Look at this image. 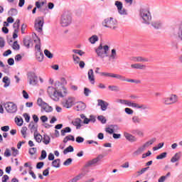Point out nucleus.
<instances>
[{"label": "nucleus", "mask_w": 182, "mask_h": 182, "mask_svg": "<svg viewBox=\"0 0 182 182\" xmlns=\"http://www.w3.org/2000/svg\"><path fill=\"white\" fill-rule=\"evenodd\" d=\"M47 93L54 102H59L60 97H65L68 95V90L64 86H62L59 90L53 87H48Z\"/></svg>", "instance_id": "f257e3e1"}, {"label": "nucleus", "mask_w": 182, "mask_h": 182, "mask_svg": "<svg viewBox=\"0 0 182 182\" xmlns=\"http://www.w3.org/2000/svg\"><path fill=\"white\" fill-rule=\"evenodd\" d=\"M72 14L69 11H64L60 18V24L63 28H66V26H69L72 23Z\"/></svg>", "instance_id": "f03ea898"}, {"label": "nucleus", "mask_w": 182, "mask_h": 182, "mask_svg": "<svg viewBox=\"0 0 182 182\" xmlns=\"http://www.w3.org/2000/svg\"><path fill=\"white\" fill-rule=\"evenodd\" d=\"M139 16L142 19L143 23L150 25L151 22V13L149 9H141L139 11Z\"/></svg>", "instance_id": "7ed1b4c3"}, {"label": "nucleus", "mask_w": 182, "mask_h": 182, "mask_svg": "<svg viewBox=\"0 0 182 182\" xmlns=\"http://www.w3.org/2000/svg\"><path fill=\"white\" fill-rule=\"evenodd\" d=\"M102 26L109 29H116L117 28V21L113 17L107 18L102 21Z\"/></svg>", "instance_id": "20e7f679"}, {"label": "nucleus", "mask_w": 182, "mask_h": 182, "mask_svg": "<svg viewBox=\"0 0 182 182\" xmlns=\"http://www.w3.org/2000/svg\"><path fill=\"white\" fill-rule=\"evenodd\" d=\"M95 52L100 58H106L107 57V52H109V46L105 45L102 46V44H100L97 48H96Z\"/></svg>", "instance_id": "39448f33"}, {"label": "nucleus", "mask_w": 182, "mask_h": 182, "mask_svg": "<svg viewBox=\"0 0 182 182\" xmlns=\"http://www.w3.org/2000/svg\"><path fill=\"white\" fill-rule=\"evenodd\" d=\"M104 157H105V155L100 154L96 158L87 161L84 165V168H89V167H92V166H96V164H97L99 161H102Z\"/></svg>", "instance_id": "423d86ee"}, {"label": "nucleus", "mask_w": 182, "mask_h": 182, "mask_svg": "<svg viewBox=\"0 0 182 182\" xmlns=\"http://www.w3.org/2000/svg\"><path fill=\"white\" fill-rule=\"evenodd\" d=\"M4 109L7 112V113L14 114L18 112V106L16 104L12 102H8L4 104Z\"/></svg>", "instance_id": "0eeeda50"}, {"label": "nucleus", "mask_w": 182, "mask_h": 182, "mask_svg": "<svg viewBox=\"0 0 182 182\" xmlns=\"http://www.w3.org/2000/svg\"><path fill=\"white\" fill-rule=\"evenodd\" d=\"M62 105L65 109H70L74 105H76V98L68 97L63 101Z\"/></svg>", "instance_id": "6e6552de"}, {"label": "nucleus", "mask_w": 182, "mask_h": 182, "mask_svg": "<svg viewBox=\"0 0 182 182\" xmlns=\"http://www.w3.org/2000/svg\"><path fill=\"white\" fill-rule=\"evenodd\" d=\"M43 23L45 21L43 17H38L35 21L34 28L38 33H42L43 31Z\"/></svg>", "instance_id": "1a4fd4ad"}, {"label": "nucleus", "mask_w": 182, "mask_h": 182, "mask_svg": "<svg viewBox=\"0 0 182 182\" xmlns=\"http://www.w3.org/2000/svg\"><path fill=\"white\" fill-rule=\"evenodd\" d=\"M29 85L36 86L38 85V75L34 72H30L27 74Z\"/></svg>", "instance_id": "9d476101"}, {"label": "nucleus", "mask_w": 182, "mask_h": 182, "mask_svg": "<svg viewBox=\"0 0 182 182\" xmlns=\"http://www.w3.org/2000/svg\"><path fill=\"white\" fill-rule=\"evenodd\" d=\"M97 105L98 106H100L101 110L102 112H106L107 110V107L109 106V104L107 102L103 100H97Z\"/></svg>", "instance_id": "9b49d317"}, {"label": "nucleus", "mask_w": 182, "mask_h": 182, "mask_svg": "<svg viewBox=\"0 0 182 182\" xmlns=\"http://www.w3.org/2000/svg\"><path fill=\"white\" fill-rule=\"evenodd\" d=\"M124 137H125V139L128 140V141H130V143H134L137 141V138L136 136L126 132H124Z\"/></svg>", "instance_id": "f8f14e48"}, {"label": "nucleus", "mask_w": 182, "mask_h": 182, "mask_svg": "<svg viewBox=\"0 0 182 182\" xmlns=\"http://www.w3.org/2000/svg\"><path fill=\"white\" fill-rule=\"evenodd\" d=\"M87 75L90 83H91V85H95V73L92 69L88 70Z\"/></svg>", "instance_id": "ddd939ff"}, {"label": "nucleus", "mask_w": 182, "mask_h": 182, "mask_svg": "<svg viewBox=\"0 0 182 182\" xmlns=\"http://www.w3.org/2000/svg\"><path fill=\"white\" fill-rule=\"evenodd\" d=\"M28 129H30L31 133L36 134L38 133V125L35 124V122H31L28 125Z\"/></svg>", "instance_id": "4468645a"}, {"label": "nucleus", "mask_w": 182, "mask_h": 182, "mask_svg": "<svg viewBox=\"0 0 182 182\" xmlns=\"http://www.w3.org/2000/svg\"><path fill=\"white\" fill-rule=\"evenodd\" d=\"M151 26L154 28V29H160L161 26H163V23L160 20H156L151 23Z\"/></svg>", "instance_id": "2eb2a0df"}, {"label": "nucleus", "mask_w": 182, "mask_h": 182, "mask_svg": "<svg viewBox=\"0 0 182 182\" xmlns=\"http://www.w3.org/2000/svg\"><path fill=\"white\" fill-rule=\"evenodd\" d=\"M72 124L75 126L77 129H79L80 127H82V119H80V118H76L72 121Z\"/></svg>", "instance_id": "dca6fc26"}, {"label": "nucleus", "mask_w": 182, "mask_h": 182, "mask_svg": "<svg viewBox=\"0 0 182 182\" xmlns=\"http://www.w3.org/2000/svg\"><path fill=\"white\" fill-rule=\"evenodd\" d=\"M75 108L77 112L85 110L86 109V104L82 102H77Z\"/></svg>", "instance_id": "f3484780"}, {"label": "nucleus", "mask_w": 182, "mask_h": 182, "mask_svg": "<svg viewBox=\"0 0 182 182\" xmlns=\"http://www.w3.org/2000/svg\"><path fill=\"white\" fill-rule=\"evenodd\" d=\"M177 37L182 42V21L178 25Z\"/></svg>", "instance_id": "a211bd4d"}, {"label": "nucleus", "mask_w": 182, "mask_h": 182, "mask_svg": "<svg viewBox=\"0 0 182 182\" xmlns=\"http://www.w3.org/2000/svg\"><path fill=\"white\" fill-rule=\"evenodd\" d=\"M181 152H177L176 154H174V156L171 159V163H176V161H178L180 159H181Z\"/></svg>", "instance_id": "6ab92c4d"}, {"label": "nucleus", "mask_w": 182, "mask_h": 182, "mask_svg": "<svg viewBox=\"0 0 182 182\" xmlns=\"http://www.w3.org/2000/svg\"><path fill=\"white\" fill-rule=\"evenodd\" d=\"M131 68L132 69H139L141 70H143L146 69V65L141 63H135V64H132Z\"/></svg>", "instance_id": "aec40b11"}, {"label": "nucleus", "mask_w": 182, "mask_h": 182, "mask_svg": "<svg viewBox=\"0 0 182 182\" xmlns=\"http://www.w3.org/2000/svg\"><path fill=\"white\" fill-rule=\"evenodd\" d=\"M144 150H146V148L144 146V145L139 146L134 153H133V156H140V154H141V153H143V151H144Z\"/></svg>", "instance_id": "412c9836"}, {"label": "nucleus", "mask_w": 182, "mask_h": 182, "mask_svg": "<svg viewBox=\"0 0 182 182\" xmlns=\"http://www.w3.org/2000/svg\"><path fill=\"white\" fill-rule=\"evenodd\" d=\"M135 109H140L141 110H149V109H150V107H149V105H147L146 104L136 103Z\"/></svg>", "instance_id": "4be33fe9"}, {"label": "nucleus", "mask_w": 182, "mask_h": 182, "mask_svg": "<svg viewBox=\"0 0 182 182\" xmlns=\"http://www.w3.org/2000/svg\"><path fill=\"white\" fill-rule=\"evenodd\" d=\"M132 122L134 124H140L141 123V118L137 115H134L132 118Z\"/></svg>", "instance_id": "5701e85b"}, {"label": "nucleus", "mask_w": 182, "mask_h": 182, "mask_svg": "<svg viewBox=\"0 0 182 182\" xmlns=\"http://www.w3.org/2000/svg\"><path fill=\"white\" fill-rule=\"evenodd\" d=\"M43 53L42 51H38L36 53V58L38 62H43Z\"/></svg>", "instance_id": "b1692460"}, {"label": "nucleus", "mask_w": 182, "mask_h": 182, "mask_svg": "<svg viewBox=\"0 0 182 182\" xmlns=\"http://www.w3.org/2000/svg\"><path fill=\"white\" fill-rule=\"evenodd\" d=\"M169 98V102H171V105H173V103H177L178 101V97L176 95H171Z\"/></svg>", "instance_id": "393cba45"}, {"label": "nucleus", "mask_w": 182, "mask_h": 182, "mask_svg": "<svg viewBox=\"0 0 182 182\" xmlns=\"http://www.w3.org/2000/svg\"><path fill=\"white\" fill-rule=\"evenodd\" d=\"M111 77H114L115 79H119V80H122V81L126 80V77H124L122 75H119V74L111 73Z\"/></svg>", "instance_id": "a878e982"}, {"label": "nucleus", "mask_w": 182, "mask_h": 182, "mask_svg": "<svg viewBox=\"0 0 182 182\" xmlns=\"http://www.w3.org/2000/svg\"><path fill=\"white\" fill-rule=\"evenodd\" d=\"M41 109L44 110V112H46L47 113H49L53 110L52 107L49 106L47 103H46L43 106L41 107Z\"/></svg>", "instance_id": "bb28decb"}, {"label": "nucleus", "mask_w": 182, "mask_h": 182, "mask_svg": "<svg viewBox=\"0 0 182 182\" xmlns=\"http://www.w3.org/2000/svg\"><path fill=\"white\" fill-rule=\"evenodd\" d=\"M43 138V136H42V135H41V134H39L38 132L34 134V139H35L36 141H37V143H42Z\"/></svg>", "instance_id": "cd10ccee"}, {"label": "nucleus", "mask_w": 182, "mask_h": 182, "mask_svg": "<svg viewBox=\"0 0 182 182\" xmlns=\"http://www.w3.org/2000/svg\"><path fill=\"white\" fill-rule=\"evenodd\" d=\"M43 143L46 145H48L50 143V137L48 134L43 135Z\"/></svg>", "instance_id": "c85d7f7f"}, {"label": "nucleus", "mask_w": 182, "mask_h": 182, "mask_svg": "<svg viewBox=\"0 0 182 182\" xmlns=\"http://www.w3.org/2000/svg\"><path fill=\"white\" fill-rule=\"evenodd\" d=\"M53 167H55V168H59L60 167V159H58L54 160L52 162Z\"/></svg>", "instance_id": "c756f323"}, {"label": "nucleus", "mask_w": 182, "mask_h": 182, "mask_svg": "<svg viewBox=\"0 0 182 182\" xmlns=\"http://www.w3.org/2000/svg\"><path fill=\"white\" fill-rule=\"evenodd\" d=\"M131 133H132V134H136L137 136H139V137H143V136H144V133L140 131V129H134Z\"/></svg>", "instance_id": "7c9ffc66"}, {"label": "nucleus", "mask_w": 182, "mask_h": 182, "mask_svg": "<svg viewBox=\"0 0 182 182\" xmlns=\"http://www.w3.org/2000/svg\"><path fill=\"white\" fill-rule=\"evenodd\" d=\"M109 58L112 59V60H114V59H117V53H116V49H112L111 50Z\"/></svg>", "instance_id": "2f4dec72"}, {"label": "nucleus", "mask_w": 182, "mask_h": 182, "mask_svg": "<svg viewBox=\"0 0 182 182\" xmlns=\"http://www.w3.org/2000/svg\"><path fill=\"white\" fill-rule=\"evenodd\" d=\"M154 141H156V138H153L151 140L148 141L147 142L144 144L143 146H144L145 149H147V147H150V146H151V144H153Z\"/></svg>", "instance_id": "473e14b6"}, {"label": "nucleus", "mask_w": 182, "mask_h": 182, "mask_svg": "<svg viewBox=\"0 0 182 182\" xmlns=\"http://www.w3.org/2000/svg\"><path fill=\"white\" fill-rule=\"evenodd\" d=\"M21 21L17 19L16 22L14 23L13 27L14 28V32H19V23Z\"/></svg>", "instance_id": "72a5a7b5"}, {"label": "nucleus", "mask_w": 182, "mask_h": 182, "mask_svg": "<svg viewBox=\"0 0 182 182\" xmlns=\"http://www.w3.org/2000/svg\"><path fill=\"white\" fill-rule=\"evenodd\" d=\"M75 141V136L73 135H68L65 136L63 139V143H67L68 141Z\"/></svg>", "instance_id": "f704fd0d"}, {"label": "nucleus", "mask_w": 182, "mask_h": 182, "mask_svg": "<svg viewBox=\"0 0 182 182\" xmlns=\"http://www.w3.org/2000/svg\"><path fill=\"white\" fill-rule=\"evenodd\" d=\"M97 41H99V37H97V36L94 35L92 36H91L89 38V41L90 42V43H92V45L96 43V42H97Z\"/></svg>", "instance_id": "c9c22d12"}, {"label": "nucleus", "mask_w": 182, "mask_h": 182, "mask_svg": "<svg viewBox=\"0 0 182 182\" xmlns=\"http://www.w3.org/2000/svg\"><path fill=\"white\" fill-rule=\"evenodd\" d=\"M108 89H109L111 92H120V87L117 85H109L108 86Z\"/></svg>", "instance_id": "e433bc0d"}, {"label": "nucleus", "mask_w": 182, "mask_h": 182, "mask_svg": "<svg viewBox=\"0 0 182 182\" xmlns=\"http://www.w3.org/2000/svg\"><path fill=\"white\" fill-rule=\"evenodd\" d=\"M134 60V62H149V58L139 56L136 57Z\"/></svg>", "instance_id": "4c0bfd02"}, {"label": "nucleus", "mask_w": 182, "mask_h": 182, "mask_svg": "<svg viewBox=\"0 0 182 182\" xmlns=\"http://www.w3.org/2000/svg\"><path fill=\"white\" fill-rule=\"evenodd\" d=\"M170 176H171V173L170 172H168L166 176H161L159 178L158 182H164V181H166V180H167V178L170 177Z\"/></svg>", "instance_id": "58836bf2"}, {"label": "nucleus", "mask_w": 182, "mask_h": 182, "mask_svg": "<svg viewBox=\"0 0 182 182\" xmlns=\"http://www.w3.org/2000/svg\"><path fill=\"white\" fill-rule=\"evenodd\" d=\"M3 82L5 83L4 87H8L11 85V80H9V77L5 76L3 77Z\"/></svg>", "instance_id": "ea45409f"}, {"label": "nucleus", "mask_w": 182, "mask_h": 182, "mask_svg": "<svg viewBox=\"0 0 182 182\" xmlns=\"http://www.w3.org/2000/svg\"><path fill=\"white\" fill-rule=\"evenodd\" d=\"M70 132H72V129H70L69 127H67L61 130V136H65L66 133H70Z\"/></svg>", "instance_id": "a19ab883"}, {"label": "nucleus", "mask_w": 182, "mask_h": 182, "mask_svg": "<svg viewBox=\"0 0 182 182\" xmlns=\"http://www.w3.org/2000/svg\"><path fill=\"white\" fill-rule=\"evenodd\" d=\"M124 82H129L130 83H136V85H139L140 83H141V80H133V79H126Z\"/></svg>", "instance_id": "79ce46f5"}, {"label": "nucleus", "mask_w": 182, "mask_h": 182, "mask_svg": "<svg viewBox=\"0 0 182 182\" xmlns=\"http://www.w3.org/2000/svg\"><path fill=\"white\" fill-rule=\"evenodd\" d=\"M28 132V127H23L21 128V133L23 137V139H26V134H27V132Z\"/></svg>", "instance_id": "37998d69"}, {"label": "nucleus", "mask_w": 182, "mask_h": 182, "mask_svg": "<svg viewBox=\"0 0 182 182\" xmlns=\"http://www.w3.org/2000/svg\"><path fill=\"white\" fill-rule=\"evenodd\" d=\"M73 60L75 65H79V63L80 62V58H79V56L73 54Z\"/></svg>", "instance_id": "c03bdc74"}, {"label": "nucleus", "mask_w": 182, "mask_h": 182, "mask_svg": "<svg viewBox=\"0 0 182 182\" xmlns=\"http://www.w3.org/2000/svg\"><path fill=\"white\" fill-rule=\"evenodd\" d=\"M136 105H137V103L133 102L130 100H127V105L126 106H128V107H134V109H136Z\"/></svg>", "instance_id": "a18cd8bd"}, {"label": "nucleus", "mask_w": 182, "mask_h": 182, "mask_svg": "<svg viewBox=\"0 0 182 182\" xmlns=\"http://www.w3.org/2000/svg\"><path fill=\"white\" fill-rule=\"evenodd\" d=\"M11 155L13 156V157H16L19 154V151L15 147H11Z\"/></svg>", "instance_id": "49530a36"}, {"label": "nucleus", "mask_w": 182, "mask_h": 182, "mask_svg": "<svg viewBox=\"0 0 182 182\" xmlns=\"http://www.w3.org/2000/svg\"><path fill=\"white\" fill-rule=\"evenodd\" d=\"M167 157V152H163L156 156V160H163V159H166Z\"/></svg>", "instance_id": "de8ad7c7"}, {"label": "nucleus", "mask_w": 182, "mask_h": 182, "mask_svg": "<svg viewBox=\"0 0 182 182\" xmlns=\"http://www.w3.org/2000/svg\"><path fill=\"white\" fill-rule=\"evenodd\" d=\"M97 119L102 124H106V122H107L106 117H105L103 115L98 116Z\"/></svg>", "instance_id": "09e8293b"}, {"label": "nucleus", "mask_w": 182, "mask_h": 182, "mask_svg": "<svg viewBox=\"0 0 182 182\" xmlns=\"http://www.w3.org/2000/svg\"><path fill=\"white\" fill-rule=\"evenodd\" d=\"M73 146H69L68 147H67L64 151H63V154H68V153H72V151H73Z\"/></svg>", "instance_id": "8fccbe9b"}, {"label": "nucleus", "mask_w": 182, "mask_h": 182, "mask_svg": "<svg viewBox=\"0 0 182 182\" xmlns=\"http://www.w3.org/2000/svg\"><path fill=\"white\" fill-rule=\"evenodd\" d=\"M9 14L11 16H15L16 15H18V10L16 9H11L9 11Z\"/></svg>", "instance_id": "3c124183"}, {"label": "nucleus", "mask_w": 182, "mask_h": 182, "mask_svg": "<svg viewBox=\"0 0 182 182\" xmlns=\"http://www.w3.org/2000/svg\"><path fill=\"white\" fill-rule=\"evenodd\" d=\"M34 42H38V44H36L35 46L36 49L37 50L36 52H42V50H41V40H35Z\"/></svg>", "instance_id": "603ef678"}, {"label": "nucleus", "mask_w": 182, "mask_h": 182, "mask_svg": "<svg viewBox=\"0 0 182 182\" xmlns=\"http://www.w3.org/2000/svg\"><path fill=\"white\" fill-rule=\"evenodd\" d=\"M44 55H46V56H47V58L49 59H52V58H53V54H52V53L48 50H44Z\"/></svg>", "instance_id": "864d4df0"}, {"label": "nucleus", "mask_w": 182, "mask_h": 182, "mask_svg": "<svg viewBox=\"0 0 182 182\" xmlns=\"http://www.w3.org/2000/svg\"><path fill=\"white\" fill-rule=\"evenodd\" d=\"M162 103H164V105H171L170 102V98H168V97H164L162 99Z\"/></svg>", "instance_id": "5fc2aeb1"}, {"label": "nucleus", "mask_w": 182, "mask_h": 182, "mask_svg": "<svg viewBox=\"0 0 182 182\" xmlns=\"http://www.w3.org/2000/svg\"><path fill=\"white\" fill-rule=\"evenodd\" d=\"M117 11L119 15H127V11H126V9L123 7H122L120 9H118Z\"/></svg>", "instance_id": "6e6d98bb"}, {"label": "nucleus", "mask_w": 182, "mask_h": 182, "mask_svg": "<svg viewBox=\"0 0 182 182\" xmlns=\"http://www.w3.org/2000/svg\"><path fill=\"white\" fill-rule=\"evenodd\" d=\"M16 123L17 126H22L23 124V119L22 118H16Z\"/></svg>", "instance_id": "4d7b16f0"}, {"label": "nucleus", "mask_w": 182, "mask_h": 182, "mask_svg": "<svg viewBox=\"0 0 182 182\" xmlns=\"http://www.w3.org/2000/svg\"><path fill=\"white\" fill-rule=\"evenodd\" d=\"M115 6H117V10L122 9V8L123 7V3H122L121 1H116Z\"/></svg>", "instance_id": "13d9d810"}, {"label": "nucleus", "mask_w": 182, "mask_h": 182, "mask_svg": "<svg viewBox=\"0 0 182 182\" xmlns=\"http://www.w3.org/2000/svg\"><path fill=\"white\" fill-rule=\"evenodd\" d=\"M4 48H5V39L0 37V49H4Z\"/></svg>", "instance_id": "bf43d9fd"}, {"label": "nucleus", "mask_w": 182, "mask_h": 182, "mask_svg": "<svg viewBox=\"0 0 182 182\" xmlns=\"http://www.w3.org/2000/svg\"><path fill=\"white\" fill-rule=\"evenodd\" d=\"M12 48L14 49V50H19L20 46L19 44H18V41L14 42Z\"/></svg>", "instance_id": "052dcab7"}, {"label": "nucleus", "mask_w": 182, "mask_h": 182, "mask_svg": "<svg viewBox=\"0 0 182 182\" xmlns=\"http://www.w3.org/2000/svg\"><path fill=\"white\" fill-rule=\"evenodd\" d=\"M73 53H77V55H80V56H83L85 55V52L82 51L81 50H73Z\"/></svg>", "instance_id": "680f3d73"}, {"label": "nucleus", "mask_w": 182, "mask_h": 182, "mask_svg": "<svg viewBox=\"0 0 182 182\" xmlns=\"http://www.w3.org/2000/svg\"><path fill=\"white\" fill-rule=\"evenodd\" d=\"M46 102H43L42 98H38L37 100V104L42 107Z\"/></svg>", "instance_id": "e2e57ef3"}, {"label": "nucleus", "mask_w": 182, "mask_h": 182, "mask_svg": "<svg viewBox=\"0 0 182 182\" xmlns=\"http://www.w3.org/2000/svg\"><path fill=\"white\" fill-rule=\"evenodd\" d=\"M116 102H117V103H120L121 105H127V100L118 99V100H117Z\"/></svg>", "instance_id": "0e129e2a"}, {"label": "nucleus", "mask_w": 182, "mask_h": 182, "mask_svg": "<svg viewBox=\"0 0 182 182\" xmlns=\"http://www.w3.org/2000/svg\"><path fill=\"white\" fill-rule=\"evenodd\" d=\"M75 141L77 143H83V141H85V138H83L82 136H77Z\"/></svg>", "instance_id": "69168bd1"}, {"label": "nucleus", "mask_w": 182, "mask_h": 182, "mask_svg": "<svg viewBox=\"0 0 182 182\" xmlns=\"http://www.w3.org/2000/svg\"><path fill=\"white\" fill-rule=\"evenodd\" d=\"M28 153L31 156H33V154H35V153H36V148H30L29 151H28Z\"/></svg>", "instance_id": "338daca9"}, {"label": "nucleus", "mask_w": 182, "mask_h": 182, "mask_svg": "<svg viewBox=\"0 0 182 182\" xmlns=\"http://www.w3.org/2000/svg\"><path fill=\"white\" fill-rule=\"evenodd\" d=\"M125 113H127V114H133L134 111L130 108H125Z\"/></svg>", "instance_id": "774afa93"}]
</instances>
